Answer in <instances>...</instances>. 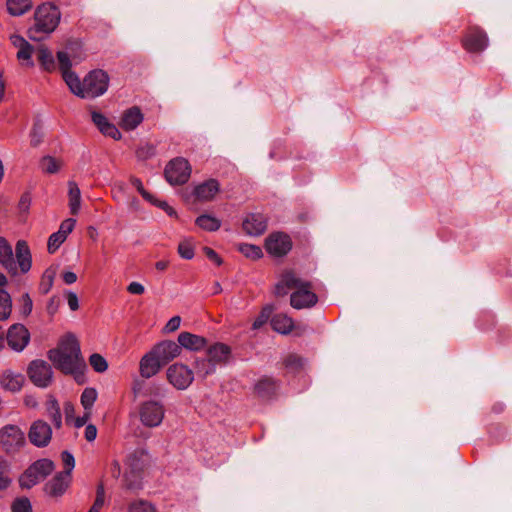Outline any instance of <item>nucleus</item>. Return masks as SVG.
Segmentation results:
<instances>
[{
  "mask_svg": "<svg viewBox=\"0 0 512 512\" xmlns=\"http://www.w3.org/2000/svg\"><path fill=\"white\" fill-rule=\"evenodd\" d=\"M195 369L199 376L206 377L214 372L215 366L208 359H201L196 361Z\"/></svg>",
  "mask_w": 512,
  "mask_h": 512,
  "instance_id": "41",
  "label": "nucleus"
},
{
  "mask_svg": "<svg viewBox=\"0 0 512 512\" xmlns=\"http://www.w3.org/2000/svg\"><path fill=\"white\" fill-rule=\"evenodd\" d=\"M237 250L250 260H257L263 256L262 249L253 244L240 243L237 245Z\"/></svg>",
  "mask_w": 512,
  "mask_h": 512,
  "instance_id": "36",
  "label": "nucleus"
},
{
  "mask_svg": "<svg viewBox=\"0 0 512 512\" xmlns=\"http://www.w3.org/2000/svg\"><path fill=\"white\" fill-rule=\"evenodd\" d=\"M191 174V167L188 161L178 157L171 160L165 168L166 180L171 185H181L188 181Z\"/></svg>",
  "mask_w": 512,
  "mask_h": 512,
  "instance_id": "10",
  "label": "nucleus"
},
{
  "mask_svg": "<svg viewBox=\"0 0 512 512\" xmlns=\"http://www.w3.org/2000/svg\"><path fill=\"white\" fill-rule=\"evenodd\" d=\"M65 162L62 158L51 155L43 156L39 161V168L45 174H56L62 170Z\"/></svg>",
  "mask_w": 512,
  "mask_h": 512,
  "instance_id": "28",
  "label": "nucleus"
},
{
  "mask_svg": "<svg viewBox=\"0 0 512 512\" xmlns=\"http://www.w3.org/2000/svg\"><path fill=\"white\" fill-rule=\"evenodd\" d=\"M48 358L58 370L73 375L77 382L83 378L85 362L81 357L80 346L75 335L65 334L58 346L49 351Z\"/></svg>",
  "mask_w": 512,
  "mask_h": 512,
  "instance_id": "2",
  "label": "nucleus"
},
{
  "mask_svg": "<svg viewBox=\"0 0 512 512\" xmlns=\"http://www.w3.org/2000/svg\"><path fill=\"white\" fill-rule=\"evenodd\" d=\"M219 192V184L216 180H207L194 188V196L198 201H210Z\"/></svg>",
  "mask_w": 512,
  "mask_h": 512,
  "instance_id": "23",
  "label": "nucleus"
},
{
  "mask_svg": "<svg viewBox=\"0 0 512 512\" xmlns=\"http://www.w3.org/2000/svg\"><path fill=\"white\" fill-rule=\"evenodd\" d=\"M154 153V147L153 145L149 143H145L142 146H140L136 151V156L140 160H145L149 158Z\"/></svg>",
  "mask_w": 512,
  "mask_h": 512,
  "instance_id": "48",
  "label": "nucleus"
},
{
  "mask_svg": "<svg viewBox=\"0 0 512 512\" xmlns=\"http://www.w3.org/2000/svg\"><path fill=\"white\" fill-rule=\"evenodd\" d=\"M151 351L163 365H166L181 355L180 345L171 340H165L156 344Z\"/></svg>",
  "mask_w": 512,
  "mask_h": 512,
  "instance_id": "18",
  "label": "nucleus"
},
{
  "mask_svg": "<svg viewBox=\"0 0 512 512\" xmlns=\"http://www.w3.org/2000/svg\"><path fill=\"white\" fill-rule=\"evenodd\" d=\"M62 279L66 284L71 285L77 281V275L74 272L66 271L62 274Z\"/></svg>",
  "mask_w": 512,
  "mask_h": 512,
  "instance_id": "62",
  "label": "nucleus"
},
{
  "mask_svg": "<svg viewBox=\"0 0 512 512\" xmlns=\"http://www.w3.org/2000/svg\"><path fill=\"white\" fill-rule=\"evenodd\" d=\"M61 460L64 466V470L61 473H68L72 476V470L75 467V459L71 453L64 451L61 453Z\"/></svg>",
  "mask_w": 512,
  "mask_h": 512,
  "instance_id": "46",
  "label": "nucleus"
},
{
  "mask_svg": "<svg viewBox=\"0 0 512 512\" xmlns=\"http://www.w3.org/2000/svg\"><path fill=\"white\" fill-rule=\"evenodd\" d=\"M230 356L229 348L224 344H215L207 351V359L215 366L225 363Z\"/></svg>",
  "mask_w": 512,
  "mask_h": 512,
  "instance_id": "30",
  "label": "nucleus"
},
{
  "mask_svg": "<svg viewBox=\"0 0 512 512\" xmlns=\"http://www.w3.org/2000/svg\"><path fill=\"white\" fill-rule=\"evenodd\" d=\"M0 444L7 453H14L25 444L24 432L17 425H5L0 429Z\"/></svg>",
  "mask_w": 512,
  "mask_h": 512,
  "instance_id": "9",
  "label": "nucleus"
},
{
  "mask_svg": "<svg viewBox=\"0 0 512 512\" xmlns=\"http://www.w3.org/2000/svg\"><path fill=\"white\" fill-rule=\"evenodd\" d=\"M98 397L97 390L93 387H87L80 396V403L84 411L91 412Z\"/></svg>",
  "mask_w": 512,
  "mask_h": 512,
  "instance_id": "34",
  "label": "nucleus"
},
{
  "mask_svg": "<svg viewBox=\"0 0 512 512\" xmlns=\"http://www.w3.org/2000/svg\"><path fill=\"white\" fill-rule=\"evenodd\" d=\"M82 60L83 56L77 44H68L57 52V63L64 82L77 97L85 99L103 95L108 89V75L103 70H93L81 80L71 68Z\"/></svg>",
  "mask_w": 512,
  "mask_h": 512,
  "instance_id": "1",
  "label": "nucleus"
},
{
  "mask_svg": "<svg viewBox=\"0 0 512 512\" xmlns=\"http://www.w3.org/2000/svg\"><path fill=\"white\" fill-rule=\"evenodd\" d=\"M54 470V463L49 459H40L34 462L20 477V484L30 488L48 476Z\"/></svg>",
  "mask_w": 512,
  "mask_h": 512,
  "instance_id": "8",
  "label": "nucleus"
},
{
  "mask_svg": "<svg viewBox=\"0 0 512 512\" xmlns=\"http://www.w3.org/2000/svg\"><path fill=\"white\" fill-rule=\"evenodd\" d=\"M180 324H181V317L174 316L167 322V324L163 328V332L166 334L175 332L176 330L179 329Z\"/></svg>",
  "mask_w": 512,
  "mask_h": 512,
  "instance_id": "52",
  "label": "nucleus"
},
{
  "mask_svg": "<svg viewBox=\"0 0 512 512\" xmlns=\"http://www.w3.org/2000/svg\"><path fill=\"white\" fill-rule=\"evenodd\" d=\"M36 54L41 70L47 73H53L56 71V60L54 58L52 51L48 47L44 45L39 46L36 50Z\"/></svg>",
  "mask_w": 512,
  "mask_h": 512,
  "instance_id": "25",
  "label": "nucleus"
},
{
  "mask_svg": "<svg viewBox=\"0 0 512 512\" xmlns=\"http://www.w3.org/2000/svg\"><path fill=\"white\" fill-rule=\"evenodd\" d=\"M25 383V376L12 370H5L0 375V386L9 392H19Z\"/></svg>",
  "mask_w": 512,
  "mask_h": 512,
  "instance_id": "20",
  "label": "nucleus"
},
{
  "mask_svg": "<svg viewBox=\"0 0 512 512\" xmlns=\"http://www.w3.org/2000/svg\"><path fill=\"white\" fill-rule=\"evenodd\" d=\"M32 0H6V9L11 16H21L32 8Z\"/></svg>",
  "mask_w": 512,
  "mask_h": 512,
  "instance_id": "32",
  "label": "nucleus"
},
{
  "mask_svg": "<svg viewBox=\"0 0 512 512\" xmlns=\"http://www.w3.org/2000/svg\"><path fill=\"white\" fill-rule=\"evenodd\" d=\"M27 374L31 382L40 388L48 387L53 376L51 366L43 360L32 361L28 365Z\"/></svg>",
  "mask_w": 512,
  "mask_h": 512,
  "instance_id": "12",
  "label": "nucleus"
},
{
  "mask_svg": "<svg viewBox=\"0 0 512 512\" xmlns=\"http://www.w3.org/2000/svg\"><path fill=\"white\" fill-rule=\"evenodd\" d=\"M12 512H32L29 500L26 498L16 499L12 504Z\"/></svg>",
  "mask_w": 512,
  "mask_h": 512,
  "instance_id": "47",
  "label": "nucleus"
},
{
  "mask_svg": "<svg viewBox=\"0 0 512 512\" xmlns=\"http://www.w3.org/2000/svg\"><path fill=\"white\" fill-rule=\"evenodd\" d=\"M168 382L178 390L187 389L194 379L193 371L182 363H175L167 369Z\"/></svg>",
  "mask_w": 512,
  "mask_h": 512,
  "instance_id": "11",
  "label": "nucleus"
},
{
  "mask_svg": "<svg viewBox=\"0 0 512 512\" xmlns=\"http://www.w3.org/2000/svg\"><path fill=\"white\" fill-rule=\"evenodd\" d=\"M61 13L57 6L46 2L39 5L34 13V24L29 29V37L32 40H40L39 34H50L58 26Z\"/></svg>",
  "mask_w": 512,
  "mask_h": 512,
  "instance_id": "5",
  "label": "nucleus"
},
{
  "mask_svg": "<svg viewBox=\"0 0 512 512\" xmlns=\"http://www.w3.org/2000/svg\"><path fill=\"white\" fill-rule=\"evenodd\" d=\"M12 310V302L6 290H0V320H6Z\"/></svg>",
  "mask_w": 512,
  "mask_h": 512,
  "instance_id": "37",
  "label": "nucleus"
},
{
  "mask_svg": "<svg viewBox=\"0 0 512 512\" xmlns=\"http://www.w3.org/2000/svg\"><path fill=\"white\" fill-rule=\"evenodd\" d=\"M291 247L292 242L290 237L281 232L270 234L265 241V248L267 252L276 257L287 254Z\"/></svg>",
  "mask_w": 512,
  "mask_h": 512,
  "instance_id": "14",
  "label": "nucleus"
},
{
  "mask_svg": "<svg viewBox=\"0 0 512 512\" xmlns=\"http://www.w3.org/2000/svg\"><path fill=\"white\" fill-rule=\"evenodd\" d=\"M92 121L103 135L115 140L120 138V132L117 127L111 124L103 114L96 111L92 112Z\"/></svg>",
  "mask_w": 512,
  "mask_h": 512,
  "instance_id": "27",
  "label": "nucleus"
},
{
  "mask_svg": "<svg viewBox=\"0 0 512 512\" xmlns=\"http://www.w3.org/2000/svg\"><path fill=\"white\" fill-rule=\"evenodd\" d=\"M45 409L47 417L52 421L56 429H59L62 427V414L61 409L58 401L53 397L50 396L46 403H45Z\"/></svg>",
  "mask_w": 512,
  "mask_h": 512,
  "instance_id": "31",
  "label": "nucleus"
},
{
  "mask_svg": "<svg viewBox=\"0 0 512 512\" xmlns=\"http://www.w3.org/2000/svg\"><path fill=\"white\" fill-rule=\"evenodd\" d=\"M301 365H302V360L300 357H298L296 355H290L286 359V366L289 368H297V367H300Z\"/></svg>",
  "mask_w": 512,
  "mask_h": 512,
  "instance_id": "61",
  "label": "nucleus"
},
{
  "mask_svg": "<svg viewBox=\"0 0 512 512\" xmlns=\"http://www.w3.org/2000/svg\"><path fill=\"white\" fill-rule=\"evenodd\" d=\"M145 291V288L142 284L137 282H131L130 283V294H143Z\"/></svg>",
  "mask_w": 512,
  "mask_h": 512,
  "instance_id": "63",
  "label": "nucleus"
},
{
  "mask_svg": "<svg viewBox=\"0 0 512 512\" xmlns=\"http://www.w3.org/2000/svg\"><path fill=\"white\" fill-rule=\"evenodd\" d=\"M204 253L210 261H212L213 263H215L218 266L221 265L222 260L214 250H212L211 248L205 247Z\"/></svg>",
  "mask_w": 512,
  "mask_h": 512,
  "instance_id": "60",
  "label": "nucleus"
},
{
  "mask_svg": "<svg viewBox=\"0 0 512 512\" xmlns=\"http://www.w3.org/2000/svg\"><path fill=\"white\" fill-rule=\"evenodd\" d=\"M10 42L18 50L16 57L21 65L27 68L34 67V62L32 60L34 47L25 38L18 34H12L10 36Z\"/></svg>",
  "mask_w": 512,
  "mask_h": 512,
  "instance_id": "15",
  "label": "nucleus"
},
{
  "mask_svg": "<svg viewBox=\"0 0 512 512\" xmlns=\"http://www.w3.org/2000/svg\"><path fill=\"white\" fill-rule=\"evenodd\" d=\"M195 223L199 228L205 231H216L220 228L221 225L219 219L207 214L199 216Z\"/></svg>",
  "mask_w": 512,
  "mask_h": 512,
  "instance_id": "35",
  "label": "nucleus"
},
{
  "mask_svg": "<svg viewBox=\"0 0 512 512\" xmlns=\"http://www.w3.org/2000/svg\"><path fill=\"white\" fill-rule=\"evenodd\" d=\"M65 296L67 299L68 306L70 310L76 311L79 309V299L78 296L72 291H66Z\"/></svg>",
  "mask_w": 512,
  "mask_h": 512,
  "instance_id": "55",
  "label": "nucleus"
},
{
  "mask_svg": "<svg viewBox=\"0 0 512 512\" xmlns=\"http://www.w3.org/2000/svg\"><path fill=\"white\" fill-rule=\"evenodd\" d=\"M16 259H14L11 245L5 238H0V263L11 274L26 273L31 268V253L25 241H18L16 244Z\"/></svg>",
  "mask_w": 512,
  "mask_h": 512,
  "instance_id": "4",
  "label": "nucleus"
},
{
  "mask_svg": "<svg viewBox=\"0 0 512 512\" xmlns=\"http://www.w3.org/2000/svg\"><path fill=\"white\" fill-rule=\"evenodd\" d=\"M487 44L486 34L478 27L469 28L463 38V46L469 52H481L487 47Z\"/></svg>",
  "mask_w": 512,
  "mask_h": 512,
  "instance_id": "17",
  "label": "nucleus"
},
{
  "mask_svg": "<svg viewBox=\"0 0 512 512\" xmlns=\"http://www.w3.org/2000/svg\"><path fill=\"white\" fill-rule=\"evenodd\" d=\"M63 410L65 415V420L67 424H70L72 419H74L75 416V405L71 401H66L63 404Z\"/></svg>",
  "mask_w": 512,
  "mask_h": 512,
  "instance_id": "53",
  "label": "nucleus"
},
{
  "mask_svg": "<svg viewBox=\"0 0 512 512\" xmlns=\"http://www.w3.org/2000/svg\"><path fill=\"white\" fill-rule=\"evenodd\" d=\"M24 404L28 408H36L38 406V401H37V399L34 396L26 395L24 397Z\"/></svg>",
  "mask_w": 512,
  "mask_h": 512,
  "instance_id": "64",
  "label": "nucleus"
},
{
  "mask_svg": "<svg viewBox=\"0 0 512 512\" xmlns=\"http://www.w3.org/2000/svg\"><path fill=\"white\" fill-rule=\"evenodd\" d=\"M272 313V307L267 305L265 306L260 314L257 316V318L253 322V329H259L261 328L270 318Z\"/></svg>",
  "mask_w": 512,
  "mask_h": 512,
  "instance_id": "45",
  "label": "nucleus"
},
{
  "mask_svg": "<svg viewBox=\"0 0 512 512\" xmlns=\"http://www.w3.org/2000/svg\"><path fill=\"white\" fill-rule=\"evenodd\" d=\"M165 416L164 405L157 400H147L138 408L140 422L147 428H155L161 425Z\"/></svg>",
  "mask_w": 512,
  "mask_h": 512,
  "instance_id": "6",
  "label": "nucleus"
},
{
  "mask_svg": "<svg viewBox=\"0 0 512 512\" xmlns=\"http://www.w3.org/2000/svg\"><path fill=\"white\" fill-rule=\"evenodd\" d=\"M72 476L68 473L56 474L47 484L46 491L51 496H61L69 487Z\"/></svg>",
  "mask_w": 512,
  "mask_h": 512,
  "instance_id": "22",
  "label": "nucleus"
},
{
  "mask_svg": "<svg viewBox=\"0 0 512 512\" xmlns=\"http://www.w3.org/2000/svg\"><path fill=\"white\" fill-rule=\"evenodd\" d=\"M55 276L56 271L54 268H48L45 270L40 282V290L43 294H47L51 290Z\"/></svg>",
  "mask_w": 512,
  "mask_h": 512,
  "instance_id": "38",
  "label": "nucleus"
},
{
  "mask_svg": "<svg viewBox=\"0 0 512 512\" xmlns=\"http://www.w3.org/2000/svg\"><path fill=\"white\" fill-rule=\"evenodd\" d=\"M130 185H132L143 196L145 200L159 207L160 209L165 211L169 216H176L175 210L167 202L158 200L153 195L149 194L144 189L142 183L138 179H130Z\"/></svg>",
  "mask_w": 512,
  "mask_h": 512,
  "instance_id": "26",
  "label": "nucleus"
},
{
  "mask_svg": "<svg viewBox=\"0 0 512 512\" xmlns=\"http://www.w3.org/2000/svg\"><path fill=\"white\" fill-rule=\"evenodd\" d=\"M293 291L290 302L296 309L309 308L316 304L318 298L310 283L301 280L293 271H284L275 286V293L283 296Z\"/></svg>",
  "mask_w": 512,
  "mask_h": 512,
  "instance_id": "3",
  "label": "nucleus"
},
{
  "mask_svg": "<svg viewBox=\"0 0 512 512\" xmlns=\"http://www.w3.org/2000/svg\"><path fill=\"white\" fill-rule=\"evenodd\" d=\"M178 345L190 351H199L206 346L205 338L190 332H181L178 336Z\"/></svg>",
  "mask_w": 512,
  "mask_h": 512,
  "instance_id": "24",
  "label": "nucleus"
},
{
  "mask_svg": "<svg viewBox=\"0 0 512 512\" xmlns=\"http://www.w3.org/2000/svg\"><path fill=\"white\" fill-rule=\"evenodd\" d=\"M76 220L73 218L65 219L59 227V232L67 237L74 229Z\"/></svg>",
  "mask_w": 512,
  "mask_h": 512,
  "instance_id": "51",
  "label": "nucleus"
},
{
  "mask_svg": "<svg viewBox=\"0 0 512 512\" xmlns=\"http://www.w3.org/2000/svg\"><path fill=\"white\" fill-rule=\"evenodd\" d=\"M256 391L260 396L267 397L274 391V382L271 379H263L256 385Z\"/></svg>",
  "mask_w": 512,
  "mask_h": 512,
  "instance_id": "43",
  "label": "nucleus"
},
{
  "mask_svg": "<svg viewBox=\"0 0 512 512\" xmlns=\"http://www.w3.org/2000/svg\"><path fill=\"white\" fill-rule=\"evenodd\" d=\"M68 206L72 215H77L81 208V191L75 181H68Z\"/></svg>",
  "mask_w": 512,
  "mask_h": 512,
  "instance_id": "29",
  "label": "nucleus"
},
{
  "mask_svg": "<svg viewBox=\"0 0 512 512\" xmlns=\"http://www.w3.org/2000/svg\"><path fill=\"white\" fill-rule=\"evenodd\" d=\"M164 365L156 357L155 354L150 350L146 353L139 365L140 375L144 378H151L156 375Z\"/></svg>",
  "mask_w": 512,
  "mask_h": 512,
  "instance_id": "21",
  "label": "nucleus"
},
{
  "mask_svg": "<svg viewBox=\"0 0 512 512\" xmlns=\"http://www.w3.org/2000/svg\"><path fill=\"white\" fill-rule=\"evenodd\" d=\"M163 386L157 383H150L144 393L147 396H159L162 394Z\"/></svg>",
  "mask_w": 512,
  "mask_h": 512,
  "instance_id": "57",
  "label": "nucleus"
},
{
  "mask_svg": "<svg viewBox=\"0 0 512 512\" xmlns=\"http://www.w3.org/2000/svg\"><path fill=\"white\" fill-rule=\"evenodd\" d=\"M32 300L28 294H24L21 297V313L25 316L29 315L32 311Z\"/></svg>",
  "mask_w": 512,
  "mask_h": 512,
  "instance_id": "54",
  "label": "nucleus"
},
{
  "mask_svg": "<svg viewBox=\"0 0 512 512\" xmlns=\"http://www.w3.org/2000/svg\"><path fill=\"white\" fill-rule=\"evenodd\" d=\"M130 130L134 129L143 120V115L137 107L130 108Z\"/></svg>",
  "mask_w": 512,
  "mask_h": 512,
  "instance_id": "50",
  "label": "nucleus"
},
{
  "mask_svg": "<svg viewBox=\"0 0 512 512\" xmlns=\"http://www.w3.org/2000/svg\"><path fill=\"white\" fill-rule=\"evenodd\" d=\"M267 228V218L257 212L249 213L242 222V230L249 236H259Z\"/></svg>",
  "mask_w": 512,
  "mask_h": 512,
  "instance_id": "19",
  "label": "nucleus"
},
{
  "mask_svg": "<svg viewBox=\"0 0 512 512\" xmlns=\"http://www.w3.org/2000/svg\"><path fill=\"white\" fill-rule=\"evenodd\" d=\"M150 465V457L143 449H137L130 455V490L139 488Z\"/></svg>",
  "mask_w": 512,
  "mask_h": 512,
  "instance_id": "7",
  "label": "nucleus"
},
{
  "mask_svg": "<svg viewBox=\"0 0 512 512\" xmlns=\"http://www.w3.org/2000/svg\"><path fill=\"white\" fill-rule=\"evenodd\" d=\"M84 437L88 442H92L97 437V428L93 424H89L86 426L84 431Z\"/></svg>",
  "mask_w": 512,
  "mask_h": 512,
  "instance_id": "59",
  "label": "nucleus"
},
{
  "mask_svg": "<svg viewBox=\"0 0 512 512\" xmlns=\"http://www.w3.org/2000/svg\"><path fill=\"white\" fill-rule=\"evenodd\" d=\"M91 417V412L84 411L83 416L74 417L70 424H73L76 428L84 426Z\"/></svg>",
  "mask_w": 512,
  "mask_h": 512,
  "instance_id": "58",
  "label": "nucleus"
},
{
  "mask_svg": "<svg viewBox=\"0 0 512 512\" xmlns=\"http://www.w3.org/2000/svg\"><path fill=\"white\" fill-rule=\"evenodd\" d=\"M42 142V133L39 128L34 126L30 132V143L33 147H37Z\"/></svg>",
  "mask_w": 512,
  "mask_h": 512,
  "instance_id": "56",
  "label": "nucleus"
},
{
  "mask_svg": "<svg viewBox=\"0 0 512 512\" xmlns=\"http://www.w3.org/2000/svg\"><path fill=\"white\" fill-rule=\"evenodd\" d=\"M89 364L98 373H103L108 368L106 359L98 353H94L89 357Z\"/></svg>",
  "mask_w": 512,
  "mask_h": 512,
  "instance_id": "39",
  "label": "nucleus"
},
{
  "mask_svg": "<svg viewBox=\"0 0 512 512\" xmlns=\"http://www.w3.org/2000/svg\"><path fill=\"white\" fill-rule=\"evenodd\" d=\"M105 502V494L102 487H99L97 490L96 499L94 501L93 506L90 508L89 512H100Z\"/></svg>",
  "mask_w": 512,
  "mask_h": 512,
  "instance_id": "49",
  "label": "nucleus"
},
{
  "mask_svg": "<svg viewBox=\"0 0 512 512\" xmlns=\"http://www.w3.org/2000/svg\"><path fill=\"white\" fill-rule=\"evenodd\" d=\"M130 512H156V509L150 502L138 500L130 504Z\"/></svg>",
  "mask_w": 512,
  "mask_h": 512,
  "instance_id": "44",
  "label": "nucleus"
},
{
  "mask_svg": "<svg viewBox=\"0 0 512 512\" xmlns=\"http://www.w3.org/2000/svg\"><path fill=\"white\" fill-rule=\"evenodd\" d=\"M66 238L67 237H65V235H63L59 231L51 234L48 239V245H47L48 252L51 254L55 253L58 250V248L61 246V244L66 240Z\"/></svg>",
  "mask_w": 512,
  "mask_h": 512,
  "instance_id": "42",
  "label": "nucleus"
},
{
  "mask_svg": "<svg viewBox=\"0 0 512 512\" xmlns=\"http://www.w3.org/2000/svg\"><path fill=\"white\" fill-rule=\"evenodd\" d=\"M28 438L34 446L46 447L52 439V428L47 422L38 419L31 424Z\"/></svg>",
  "mask_w": 512,
  "mask_h": 512,
  "instance_id": "13",
  "label": "nucleus"
},
{
  "mask_svg": "<svg viewBox=\"0 0 512 512\" xmlns=\"http://www.w3.org/2000/svg\"><path fill=\"white\" fill-rule=\"evenodd\" d=\"M271 325L275 331L283 334L289 333L294 327L292 319L284 314L275 315L271 320Z\"/></svg>",
  "mask_w": 512,
  "mask_h": 512,
  "instance_id": "33",
  "label": "nucleus"
},
{
  "mask_svg": "<svg viewBox=\"0 0 512 512\" xmlns=\"http://www.w3.org/2000/svg\"><path fill=\"white\" fill-rule=\"evenodd\" d=\"M178 253L184 259H192L194 256V245L191 239H183L178 245Z\"/></svg>",
  "mask_w": 512,
  "mask_h": 512,
  "instance_id": "40",
  "label": "nucleus"
},
{
  "mask_svg": "<svg viewBox=\"0 0 512 512\" xmlns=\"http://www.w3.org/2000/svg\"><path fill=\"white\" fill-rule=\"evenodd\" d=\"M6 338L9 347L14 351L20 352L29 343L30 333L24 325L14 324L8 329Z\"/></svg>",
  "mask_w": 512,
  "mask_h": 512,
  "instance_id": "16",
  "label": "nucleus"
}]
</instances>
